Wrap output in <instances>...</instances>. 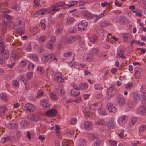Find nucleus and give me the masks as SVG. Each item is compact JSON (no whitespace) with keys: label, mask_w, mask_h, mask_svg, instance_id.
I'll return each instance as SVG.
<instances>
[{"label":"nucleus","mask_w":146,"mask_h":146,"mask_svg":"<svg viewBox=\"0 0 146 146\" xmlns=\"http://www.w3.org/2000/svg\"><path fill=\"white\" fill-rule=\"evenodd\" d=\"M54 60H55L56 61H57L55 55L52 53L50 54L47 53L44 54L41 58V61L42 62L44 63L48 62L49 60L51 61Z\"/></svg>","instance_id":"f257e3e1"},{"label":"nucleus","mask_w":146,"mask_h":146,"mask_svg":"<svg viewBox=\"0 0 146 146\" xmlns=\"http://www.w3.org/2000/svg\"><path fill=\"white\" fill-rule=\"evenodd\" d=\"M18 53L17 52H13L11 57V60L12 64H8L7 66L9 68H12L15 64V62L17 59H19Z\"/></svg>","instance_id":"f03ea898"},{"label":"nucleus","mask_w":146,"mask_h":146,"mask_svg":"<svg viewBox=\"0 0 146 146\" xmlns=\"http://www.w3.org/2000/svg\"><path fill=\"white\" fill-rule=\"evenodd\" d=\"M83 58L85 62H92L94 60V56L93 54L90 53H85L83 55Z\"/></svg>","instance_id":"7ed1b4c3"},{"label":"nucleus","mask_w":146,"mask_h":146,"mask_svg":"<svg viewBox=\"0 0 146 146\" xmlns=\"http://www.w3.org/2000/svg\"><path fill=\"white\" fill-rule=\"evenodd\" d=\"M55 80L59 83H61L64 81V78L63 75L61 74L57 73H56L54 76Z\"/></svg>","instance_id":"20e7f679"},{"label":"nucleus","mask_w":146,"mask_h":146,"mask_svg":"<svg viewBox=\"0 0 146 146\" xmlns=\"http://www.w3.org/2000/svg\"><path fill=\"white\" fill-rule=\"evenodd\" d=\"M27 119L32 121H38L40 120L39 116L35 114H31L27 116Z\"/></svg>","instance_id":"39448f33"},{"label":"nucleus","mask_w":146,"mask_h":146,"mask_svg":"<svg viewBox=\"0 0 146 146\" xmlns=\"http://www.w3.org/2000/svg\"><path fill=\"white\" fill-rule=\"evenodd\" d=\"M87 25V22H84L83 21H81V23L78 25V30L81 31H85L86 29Z\"/></svg>","instance_id":"423d86ee"},{"label":"nucleus","mask_w":146,"mask_h":146,"mask_svg":"<svg viewBox=\"0 0 146 146\" xmlns=\"http://www.w3.org/2000/svg\"><path fill=\"white\" fill-rule=\"evenodd\" d=\"M57 110L54 109H51L47 111L46 113V115L50 117H53L57 114Z\"/></svg>","instance_id":"0eeeda50"},{"label":"nucleus","mask_w":146,"mask_h":146,"mask_svg":"<svg viewBox=\"0 0 146 146\" xmlns=\"http://www.w3.org/2000/svg\"><path fill=\"white\" fill-rule=\"evenodd\" d=\"M125 98L122 95H119L117 98V102L118 104L121 106L123 105L125 103Z\"/></svg>","instance_id":"6e6552de"},{"label":"nucleus","mask_w":146,"mask_h":146,"mask_svg":"<svg viewBox=\"0 0 146 146\" xmlns=\"http://www.w3.org/2000/svg\"><path fill=\"white\" fill-rule=\"evenodd\" d=\"M108 109L110 112L112 113H115L116 111V109L115 107L114 106L113 104L110 103L107 104Z\"/></svg>","instance_id":"1a4fd4ad"},{"label":"nucleus","mask_w":146,"mask_h":146,"mask_svg":"<svg viewBox=\"0 0 146 146\" xmlns=\"http://www.w3.org/2000/svg\"><path fill=\"white\" fill-rule=\"evenodd\" d=\"M42 108L44 109H46L50 108V106L48 103V101L45 99H43L40 101Z\"/></svg>","instance_id":"9d476101"},{"label":"nucleus","mask_w":146,"mask_h":146,"mask_svg":"<svg viewBox=\"0 0 146 146\" xmlns=\"http://www.w3.org/2000/svg\"><path fill=\"white\" fill-rule=\"evenodd\" d=\"M25 107L26 109L30 112H32L35 110V106L30 103L26 104Z\"/></svg>","instance_id":"9b49d317"},{"label":"nucleus","mask_w":146,"mask_h":146,"mask_svg":"<svg viewBox=\"0 0 146 146\" xmlns=\"http://www.w3.org/2000/svg\"><path fill=\"white\" fill-rule=\"evenodd\" d=\"M84 128L87 130H90L92 128V123L90 121H86L84 124Z\"/></svg>","instance_id":"f8f14e48"},{"label":"nucleus","mask_w":146,"mask_h":146,"mask_svg":"<svg viewBox=\"0 0 146 146\" xmlns=\"http://www.w3.org/2000/svg\"><path fill=\"white\" fill-rule=\"evenodd\" d=\"M119 23L121 25H124L127 21V18L124 16H120L119 17Z\"/></svg>","instance_id":"ddd939ff"},{"label":"nucleus","mask_w":146,"mask_h":146,"mask_svg":"<svg viewBox=\"0 0 146 146\" xmlns=\"http://www.w3.org/2000/svg\"><path fill=\"white\" fill-rule=\"evenodd\" d=\"M48 11L45 9H42L40 10L36 11L35 12V14L36 15H43L44 13L46 12L48 13Z\"/></svg>","instance_id":"4468645a"},{"label":"nucleus","mask_w":146,"mask_h":146,"mask_svg":"<svg viewBox=\"0 0 146 146\" xmlns=\"http://www.w3.org/2000/svg\"><path fill=\"white\" fill-rule=\"evenodd\" d=\"M141 91L143 93V101L146 100V87L144 86H142L141 87Z\"/></svg>","instance_id":"2eb2a0df"},{"label":"nucleus","mask_w":146,"mask_h":146,"mask_svg":"<svg viewBox=\"0 0 146 146\" xmlns=\"http://www.w3.org/2000/svg\"><path fill=\"white\" fill-rule=\"evenodd\" d=\"M70 94L72 96L76 97L78 96L80 94V92L78 90L75 89H72L71 90Z\"/></svg>","instance_id":"dca6fc26"},{"label":"nucleus","mask_w":146,"mask_h":146,"mask_svg":"<svg viewBox=\"0 0 146 146\" xmlns=\"http://www.w3.org/2000/svg\"><path fill=\"white\" fill-rule=\"evenodd\" d=\"M55 91L60 96H62L65 94V92L64 89L61 88L57 87L55 90Z\"/></svg>","instance_id":"f3484780"},{"label":"nucleus","mask_w":146,"mask_h":146,"mask_svg":"<svg viewBox=\"0 0 146 146\" xmlns=\"http://www.w3.org/2000/svg\"><path fill=\"white\" fill-rule=\"evenodd\" d=\"M107 127L110 129H113L115 127L114 121L111 120L109 121L106 124Z\"/></svg>","instance_id":"a211bd4d"},{"label":"nucleus","mask_w":146,"mask_h":146,"mask_svg":"<svg viewBox=\"0 0 146 146\" xmlns=\"http://www.w3.org/2000/svg\"><path fill=\"white\" fill-rule=\"evenodd\" d=\"M7 111V109L4 106L0 107V117L3 116L5 112Z\"/></svg>","instance_id":"6ab92c4d"},{"label":"nucleus","mask_w":146,"mask_h":146,"mask_svg":"<svg viewBox=\"0 0 146 146\" xmlns=\"http://www.w3.org/2000/svg\"><path fill=\"white\" fill-rule=\"evenodd\" d=\"M30 59L32 60L37 61L38 60L37 56L35 54H31L29 56Z\"/></svg>","instance_id":"aec40b11"},{"label":"nucleus","mask_w":146,"mask_h":146,"mask_svg":"<svg viewBox=\"0 0 146 146\" xmlns=\"http://www.w3.org/2000/svg\"><path fill=\"white\" fill-rule=\"evenodd\" d=\"M76 39V36H71L67 39V41L68 43L70 44L73 43Z\"/></svg>","instance_id":"412c9836"},{"label":"nucleus","mask_w":146,"mask_h":146,"mask_svg":"<svg viewBox=\"0 0 146 146\" xmlns=\"http://www.w3.org/2000/svg\"><path fill=\"white\" fill-rule=\"evenodd\" d=\"M29 122L28 121L23 120L21 121L20 125L22 127H26L29 124Z\"/></svg>","instance_id":"4be33fe9"},{"label":"nucleus","mask_w":146,"mask_h":146,"mask_svg":"<svg viewBox=\"0 0 146 146\" xmlns=\"http://www.w3.org/2000/svg\"><path fill=\"white\" fill-rule=\"evenodd\" d=\"M88 86L87 83L80 84L79 85V89L80 90H85L86 89Z\"/></svg>","instance_id":"5701e85b"},{"label":"nucleus","mask_w":146,"mask_h":146,"mask_svg":"<svg viewBox=\"0 0 146 146\" xmlns=\"http://www.w3.org/2000/svg\"><path fill=\"white\" fill-rule=\"evenodd\" d=\"M137 119L135 117L132 118L130 120V121L129 122V125L130 126H132L137 121Z\"/></svg>","instance_id":"b1692460"},{"label":"nucleus","mask_w":146,"mask_h":146,"mask_svg":"<svg viewBox=\"0 0 146 146\" xmlns=\"http://www.w3.org/2000/svg\"><path fill=\"white\" fill-rule=\"evenodd\" d=\"M117 55L119 57L123 59H125L126 57L125 56H123L124 52H123L121 50H118L117 52Z\"/></svg>","instance_id":"393cba45"},{"label":"nucleus","mask_w":146,"mask_h":146,"mask_svg":"<svg viewBox=\"0 0 146 146\" xmlns=\"http://www.w3.org/2000/svg\"><path fill=\"white\" fill-rule=\"evenodd\" d=\"M9 53L8 50H6L5 52H3V54H1L2 56H4V57L6 59H7L9 57Z\"/></svg>","instance_id":"a878e982"},{"label":"nucleus","mask_w":146,"mask_h":146,"mask_svg":"<svg viewBox=\"0 0 146 146\" xmlns=\"http://www.w3.org/2000/svg\"><path fill=\"white\" fill-rule=\"evenodd\" d=\"M127 120V117L125 116H123L119 118V120L121 121L122 123H125Z\"/></svg>","instance_id":"bb28decb"},{"label":"nucleus","mask_w":146,"mask_h":146,"mask_svg":"<svg viewBox=\"0 0 146 146\" xmlns=\"http://www.w3.org/2000/svg\"><path fill=\"white\" fill-rule=\"evenodd\" d=\"M0 97L2 100L4 101H6L7 100V95L5 93H2L0 95Z\"/></svg>","instance_id":"cd10ccee"},{"label":"nucleus","mask_w":146,"mask_h":146,"mask_svg":"<svg viewBox=\"0 0 146 146\" xmlns=\"http://www.w3.org/2000/svg\"><path fill=\"white\" fill-rule=\"evenodd\" d=\"M134 101L135 103L138 102L140 99V97L138 94H135L134 95Z\"/></svg>","instance_id":"c85d7f7f"},{"label":"nucleus","mask_w":146,"mask_h":146,"mask_svg":"<svg viewBox=\"0 0 146 146\" xmlns=\"http://www.w3.org/2000/svg\"><path fill=\"white\" fill-rule=\"evenodd\" d=\"M114 84H111V86L109 88L107 89V92L108 93L112 92L115 89Z\"/></svg>","instance_id":"c756f323"},{"label":"nucleus","mask_w":146,"mask_h":146,"mask_svg":"<svg viewBox=\"0 0 146 146\" xmlns=\"http://www.w3.org/2000/svg\"><path fill=\"white\" fill-rule=\"evenodd\" d=\"M97 39V37L96 36H91L90 38V41L93 43L95 42Z\"/></svg>","instance_id":"7c9ffc66"},{"label":"nucleus","mask_w":146,"mask_h":146,"mask_svg":"<svg viewBox=\"0 0 146 146\" xmlns=\"http://www.w3.org/2000/svg\"><path fill=\"white\" fill-rule=\"evenodd\" d=\"M98 111L99 113L102 115H106V113L105 112L104 109L103 108L99 109Z\"/></svg>","instance_id":"2f4dec72"},{"label":"nucleus","mask_w":146,"mask_h":146,"mask_svg":"<svg viewBox=\"0 0 146 146\" xmlns=\"http://www.w3.org/2000/svg\"><path fill=\"white\" fill-rule=\"evenodd\" d=\"M65 4V3L64 1L58 2L54 4V6L55 7H60L63 6Z\"/></svg>","instance_id":"473e14b6"},{"label":"nucleus","mask_w":146,"mask_h":146,"mask_svg":"<svg viewBox=\"0 0 146 146\" xmlns=\"http://www.w3.org/2000/svg\"><path fill=\"white\" fill-rule=\"evenodd\" d=\"M0 45V53L1 54H3V52H5V46L3 44Z\"/></svg>","instance_id":"72a5a7b5"},{"label":"nucleus","mask_w":146,"mask_h":146,"mask_svg":"<svg viewBox=\"0 0 146 146\" xmlns=\"http://www.w3.org/2000/svg\"><path fill=\"white\" fill-rule=\"evenodd\" d=\"M74 19L70 17L67 19L66 23L67 25L72 23L74 21Z\"/></svg>","instance_id":"f704fd0d"},{"label":"nucleus","mask_w":146,"mask_h":146,"mask_svg":"<svg viewBox=\"0 0 146 146\" xmlns=\"http://www.w3.org/2000/svg\"><path fill=\"white\" fill-rule=\"evenodd\" d=\"M109 142L111 146H116L117 145V141L115 140H111Z\"/></svg>","instance_id":"c9c22d12"},{"label":"nucleus","mask_w":146,"mask_h":146,"mask_svg":"<svg viewBox=\"0 0 146 146\" xmlns=\"http://www.w3.org/2000/svg\"><path fill=\"white\" fill-rule=\"evenodd\" d=\"M94 88L96 90H100L101 91H102L103 89V88L101 87V86L99 84H96L94 85Z\"/></svg>","instance_id":"e433bc0d"},{"label":"nucleus","mask_w":146,"mask_h":146,"mask_svg":"<svg viewBox=\"0 0 146 146\" xmlns=\"http://www.w3.org/2000/svg\"><path fill=\"white\" fill-rule=\"evenodd\" d=\"M11 20H4V23L3 24V25H5L7 26H9L11 25Z\"/></svg>","instance_id":"4c0bfd02"},{"label":"nucleus","mask_w":146,"mask_h":146,"mask_svg":"<svg viewBox=\"0 0 146 146\" xmlns=\"http://www.w3.org/2000/svg\"><path fill=\"white\" fill-rule=\"evenodd\" d=\"M12 8L16 11H18L19 10L20 6L17 4H14L13 5L12 7Z\"/></svg>","instance_id":"58836bf2"},{"label":"nucleus","mask_w":146,"mask_h":146,"mask_svg":"<svg viewBox=\"0 0 146 146\" xmlns=\"http://www.w3.org/2000/svg\"><path fill=\"white\" fill-rule=\"evenodd\" d=\"M72 52H69L65 53L64 54L63 56L65 57L68 58L71 56L72 55Z\"/></svg>","instance_id":"ea45409f"},{"label":"nucleus","mask_w":146,"mask_h":146,"mask_svg":"<svg viewBox=\"0 0 146 146\" xmlns=\"http://www.w3.org/2000/svg\"><path fill=\"white\" fill-rule=\"evenodd\" d=\"M70 4L66 5V6H68L69 7H70L76 4L77 3V1H72L70 2Z\"/></svg>","instance_id":"a19ab883"},{"label":"nucleus","mask_w":146,"mask_h":146,"mask_svg":"<svg viewBox=\"0 0 146 146\" xmlns=\"http://www.w3.org/2000/svg\"><path fill=\"white\" fill-rule=\"evenodd\" d=\"M62 28L61 27H60L57 29L55 31V33L57 35H58L60 34L62 32Z\"/></svg>","instance_id":"79ce46f5"},{"label":"nucleus","mask_w":146,"mask_h":146,"mask_svg":"<svg viewBox=\"0 0 146 146\" xmlns=\"http://www.w3.org/2000/svg\"><path fill=\"white\" fill-rule=\"evenodd\" d=\"M101 141L99 139H97L95 142L94 146H100Z\"/></svg>","instance_id":"37998d69"},{"label":"nucleus","mask_w":146,"mask_h":146,"mask_svg":"<svg viewBox=\"0 0 146 146\" xmlns=\"http://www.w3.org/2000/svg\"><path fill=\"white\" fill-rule=\"evenodd\" d=\"M110 25V23L106 21L103 22L101 23V26L102 27H105L107 25Z\"/></svg>","instance_id":"c03bdc74"},{"label":"nucleus","mask_w":146,"mask_h":146,"mask_svg":"<svg viewBox=\"0 0 146 146\" xmlns=\"http://www.w3.org/2000/svg\"><path fill=\"white\" fill-rule=\"evenodd\" d=\"M76 29L74 27H71L68 29V31L71 33H74L76 31Z\"/></svg>","instance_id":"a18cd8bd"},{"label":"nucleus","mask_w":146,"mask_h":146,"mask_svg":"<svg viewBox=\"0 0 146 146\" xmlns=\"http://www.w3.org/2000/svg\"><path fill=\"white\" fill-rule=\"evenodd\" d=\"M16 31L17 33L19 34H23L24 33L23 29L21 28L17 29Z\"/></svg>","instance_id":"49530a36"},{"label":"nucleus","mask_w":146,"mask_h":146,"mask_svg":"<svg viewBox=\"0 0 146 146\" xmlns=\"http://www.w3.org/2000/svg\"><path fill=\"white\" fill-rule=\"evenodd\" d=\"M143 108L142 110H140V112L143 115H146V107L141 106V108Z\"/></svg>","instance_id":"de8ad7c7"},{"label":"nucleus","mask_w":146,"mask_h":146,"mask_svg":"<svg viewBox=\"0 0 146 146\" xmlns=\"http://www.w3.org/2000/svg\"><path fill=\"white\" fill-rule=\"evenodd\" d=\"M45 21L44 20H42L40 22L41 26L43 29L44 30L46 28V25L44 23Z\"/></svg>","instance_id":"09e8293b"},{"label":"nucleus","mask_w":146,"mask_h":146,"mask_svg":"<svg viewBox=\"0 0 146 146\" xmlns=\"http://www.w3.org/2000/svg\"><path fill=\"white\" fill-rule=\"evenodd\" d=\"M50 97L53 100H55L57 98L54 92H52L50 95Z\"/></svg>","instance_id":"8fccbe9b"},{"label":"nucleus","mask_w":146,"mask_h":146,"mask_svg":"<svg viewBox=\"0 0 146 146\" xmlns=\"http://www.w3.org/2000/svg\"><path fill=\"white\" fill-rule=\"evenodd\" d=\"M130 35L129 33L124 34L123 36V40H124V39H128L129 38H130Z\"/></svg>","instance_id":"3c124183"},{"label":"nucleus","mask_w":146,"mask_h":146,"mask_svg":"<svg viewBox=\"0 0 146 146\" xmlns=\"http://www.w3.org/2000/svg\"><path fill=\"white\" fill-rule=\"evenodd\" d=\"M3 17L4 18L7 19V20H11V16L6 14H4L3 15Z\"/></svg>","instance_id":"603ef678"},{"label":"nucleus","mask_w":146,"mask_h":146,"mask_svg":"<svg viewBox=\"0 0 146 146\" xmlns=\"http://www.w3.org/2000/svg\"><path fill=\"white\" fill-rule=\"evenodd\" d=\"M112 94L108 93L105 96V100H108L110 99L112 97Z\"/></svg>","instance_id":"864d4df0"},{"label":"nucleus","mask_w":146,"mask_h":146,"mask_svg":"<svg viewBox=\"0 0 146 146\" xmlns=\"http://www.w3.org/2000/svg\"><path fill=\"white\" fill-rule=\"evenodd\" d=\"M34 65L31 63L29 64L28 66V69L29 70H33L34 68Z\"/></svg>","instance_id":"5fc2aeb1"},{"label":"nucleus","mask_w":146,"mask_h":146,"mask_svg":"<svg viewBox=\"0 0 146 146\" xmlns=\"http://www.w3.org/2000/svg\"><path fill=\"white\" fill-rule=\"evenodd\" d=\"M45 51L43 47L40 46L38 47V52L40 53H42L43 52Z\"/></svg>","instance_id":"6e6d98bb"},{"label":"nucleus","mask_w":146,"mask_h":146,"mask_svg":"<svg viewBox=\"0 0 146 146\" xmlns=\"http://www.w3.org/2000/svg\"><path fill=\"white\" fill-rule=\"evenodd\" d=\"M37 70L38 71L40 72V73H43L44 72L43 68L41 66L38 67Z\"/></svg>","instance_id":"4d7b16f0"},{"label":"nucleus","mask_w":146,"mask_h":146,"mask_svg":"<svg viewBox=\"0 0 146 146\" xmlns=\"http://www.w3.org/2000/svg\"><path fill=\"white\" fill-rule=\"evenodd\" d=\"M146 129V125H143L141 126L139 129V132L145 130Z\"/></svg>","instance_id":"13d9d810"},{"label":"nucleus","mask_w":146,"mask_h":146,"mask_svg":"<svg viewBox=\"0 0 146 146\" xmlns=\"http://www.w3.org/2000/svg\"><path fill=\"white\" fill-rule=\"evenodd\" d=\"M46 39V36H43L39 38L40 41L41 42H43Z\"/></svg>","instance_id":"bf43d9fd"},{"label":"nucleus","mask_w":146,"mask_h":146,"mask_svg":"<svg viewBox=\"0 0 146 146\" xmlns=\"http://www.w3.org/2000/svg\"><path fill=\"white\" fill-rule=\"evenodd\" d=\"M43 92L42 91H38L37 93V98H39L42 96L43 95Z\"/></svg>","instance_id":"052dcab7"},{"label":"nucleus","mask_w":146,"mask_h":146,"mask_svg":"<svg viewBox=\"0 0 146 146\" xmlns=\"http://www.w3.org/2000/svg\"><path fill=\"white\" fill-rule=\"evenodd\" d=\"M77 121V120L76 118H72L71 121V124L73 125H74L76 123Z\"/></svg>","instance_id":"680f3d73"},{"label":"nucleus","mask_w":146,"mask_h":146,"mask_svg":"<svg viewBox=\"0 0 146 146\" xmlns=\"http://www.w3.org/2000/svg\"><path fill=\"white\" fill-rule=\"evenodd\" d=\"M33 72H28L27 74V78L29 79L31 77H32L33 76Z\"/></svg>","instance_id":"e2e57ef3"},{"label":"nucleus","mask_w":146,"mask_h":146,"mask_svg":"<svg viewBox=\"0 0 146 146\" xmlns=\"http://www.w3.org/2000/svg\"><path fill=\"white\" fill-rule=\"evenodd\" d=\"M104 123V121L102 120H98L96 122V123L99 125H103Z\"/></svg>","instance_id":"0e129e2a"},{"label":"nucleus","mask_w":146,"mask_h":146,"mask_svg":"<svg viewBox=\"0 0 146 146\" xmlns=\"http://www.w3.org/2000/svg\"><path fill=\"white\" fill-rule=\"evenodd\" d=\"M15 123H10L7 126V127L9 129H11L15 127Z\"/></svg>","instance_id":"69168bd1"},{"label":"nucleus","mask_w":146,"mask_h":146,"mask_svg":"<svg viewBox=\"0 0 146 146\" xmlns=\"http://www.w3.org/2000/svg\"><path fill=\"white\" fill-rule=\"evenodd\" d=\"M56 40V37L54 36H51V39H50V42L52 43H54Z\"/></svg>","instance_id":"338daca9"},{"label":"nucleus","mask_w":146,"mask_h":146,"mask_svg":"<svg viewBox=\"0 0 146 146\" xmlns=\"http://www.w3.org/2000/svg\"><path fill=\"white\" fill-rule=\"evenodd\" d=\"M13 85L15 86H18L19 85V82L16 80H14L13 81Z\"/></svg>","instance_id":"774afa93"}]
</instances>
